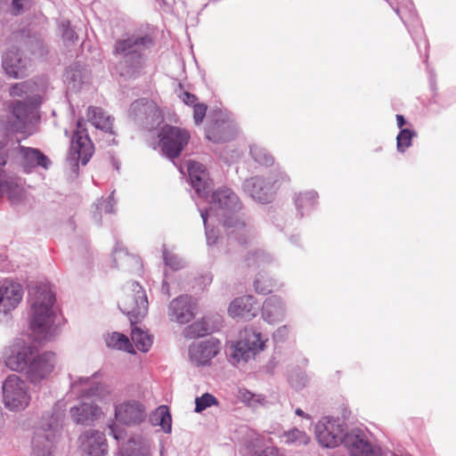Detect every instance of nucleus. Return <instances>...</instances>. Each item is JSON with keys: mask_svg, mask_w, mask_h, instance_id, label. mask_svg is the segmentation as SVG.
<instances>
[{"mask_svg": "<svg viewBox=\"0 0 456 456\" xmlns=\"http://www.w3.org/2000/svg\"><path fill=\"white\" fill-rule=\"evenodd\" d=\"M209 204L208 209L200 208L208 246L216 244L217 240L216 232L209 228L216 222L223 223L229 239L240 244L247 243L253 237L251 228L238 216L240 202L233 191L228 188L216 190L211 195Z\"/></svg>", "mask_w": 456, "mask_h": 456, "instance_id": "f257e3e1", "label": "nucleus"}, {"mask_svg": "<svg viewBox=\"0 0 456 456\" xmlns=\"http://www.w3.org/2000/svg\"><path fill=\"white\" fill-rule=\"evenodd\" d=\"M48 84L45 78L16 83L10 88V94L25 96L24 102L17 101L12 105V118L8 129L13 132L30 133L32 126L38 118L37 109L45 99Z\"/></svg>", "mask_w": 456, "mask_h": 456, "instance_id": "f03ea898", "label": "nucleus"}, {"mask_svg": "<svg viewBox=\"0 0 456 456\" xmlns=\"http://www.w3.org/2000/svg\"><path fill=\"white\" fill-rule=\"evenodd\" d=\"M30 305L29 322L35 339L39 342L51 340L58 334L55 323V296L48 283H39L28 290Z\"/></svg>", "mask_w": 456, "mask_h": 456, "instance_id": "7ed1b4c3", "label": "nucleus"}, {"mask_svg": "<svg viewBox=\"0 0 456 456\" xmlns=\"http://www.w3.org/2000/svg\"><path fill=\"white\" fill-rule=\"evenodd\" d=\"M269 338L259 329L248 325L240 330L236 341L229 346V357L232 364H246L267 348Z\"/></svg>", "mask_w": 456, "mask_h": 456, "instance_id": "20e7f679", "label": "nucleus"}, {"mask_svg": "<svg viewBox=\"0 0 456 456\" xmlns=\"http://www.w3.org/2000/svg\"><path fill=\"white\" fill-rule=\"evenodd\" d=\"M114 418L116 423L109 425L110 435L118 442L122 440L125 431L118 424L126 427L141 425L147 418V410L142 402L129 398L114 403Z\"/></svg>", "mask_w": 456, "mask_h": 456, "instance_id": "39448f33", "label": "nucleus"}, {"mask_svg": "<svg viewBox=\"0 0 456 456\" xmlns=\"http://www.w3.org/2000/svg\"><path fill=\"white\" fill-rule=\"evenodd\" d=\"M151 45L148 37H131L119 40L115 46V54L120 60L118 69L121 76L132 77L141 68L142 63V51Z\"/></svg>", "mask_w": 456, "mask_h": 456, "instance_id": "423d86ee", "label": "nucleus"}, {"mask_svg": "<svg viewBox=\"0 0 456 456\" xmlns=\"http://www.w3.org/2000/svg\"><path fill=\"white\" fill-rule=\"evenodd\" d=\"M289 182V175L277 167L267 177L254 176L246 180L243 188L255 200L268 203L273 199L277 190Z\"/></svg>", "mask_w": 456, "mask_h": 456, "instance_id": "0eeeda50", "label": "nucleus"}, {"mask_svg": "<svg viewBox=\"0 0 456 456\" xmlns=\"http://www.w3.org/2000/svg\"><path fill=\"white\" fill-rule=\"evenodd\" d=\"M101 372L96 371L89 377L69 375L70 391L79 397L108 404L112 400L113 391L110 385L99 380Z\"/></svg>", "mask_w": 456, "mask_h": 456, "instance_id": "6e6552de", "label": "nucleus"}, {"mask_svg": "<svg viewBox=\"0 0 456 456\" xmlns=\"http://www.w3.org/2000/svg\"><path fill=\"white\" fill-rule=\"evenodd\" d=\"M148 306L146 292L137 281L127 282L123 287L118 307L129 317L132 323L146 316Z\"/></svg>", "mask_w": 456, "mask_h": 456, "instance_id": "1a4fd4ad", "label": "nucleus"}, {"mask_svg": "<svg viewBox=\"0 0 456 456\" xmlns=\"http://www.w3.org/2000/svg\"><path fill=\"white\" fill-rule=\"evenodd\" d=\"M318 443L326 448H335L340 444H346V438L354 433L346 434L344 421L338 418L323 417L314 427Z\"/></svg>", "mask_w": 456, "mask_h": 456, "instance_id": "9d476101", "label": "nucleus"}, {"mask_svg": "<svg viewBox=\"0 0 456 456\" xmlns=\"http://www.w3.org/2000/svg\"><path fill=\"white\" fill-rule=\"evenodd\" d=\"M3 398L4 406L14 411L24 410L30 402L31 396L26 382L19 376H8L3 383Z\"/></svg>", "mask_w": 456, "mask_h": 456, "instance_id": "9b49d317", "label": "nucleus"}, {"mask_svg": "<svg viewBox=\"0 0 456 456\" xmlns=\"http://www.w3.org/2000/svg\"><path fill=\"white\" fill-rule=\"evenodd\" d=\"M159 145L168 159L178 157L188 144L191 134L185 128L165 125L159 134Z\"/></svg>", "mask_w": 456, "mask_h": 456, "instance_id": "f8f14e48", "label": "nucleus"}, {"mask_svg": "<svg viewBox=\"0 0 456 456\" xmlns=\"http://www.w3.org/2000/svg\"><path fill=\"white\" fill-rule=\"evenodd\" d=\"M62 414L54 413L48 423L43 425L32 440V456H53V441L61 428Z\"/></svg>", "mask_w": 456, "mask_h": 456, "instance_id": "ddd939ff", "label": "nucleus"}, {"mask_svg": "<svg viewBox=\"0 0 456 456\" xmlns=\"http://www.w3.org/2000/svg\"><path fill=\"white\" fill-rule=\"evenodd\" d=\"M7 157L6 144L4 141H0V193L5 195L12 205H19L27 199V189L24 181L20 178L3 180Z\"/></svg>", "mask_w": 456, "mask_h": 456, "instance_id": "4468645a", "label": "nucleus"}, {"mask_svg": "<svg viewBox=\"0 0 456 456\" xmlns=\"http://www.w3.org/2000/svg\"><path fill=\"white\" fill-rule=\"evenodd\" d=\"M94 153V145L87 132L83 128L80 122L77 123V129L71 139L70 150L67 161L73 171L78 167L79 162L86 166Z\"/></svg>", "mask_w": 456, "mask_h": 456, "instance_id": "2eb2a0df", "label": "nucleus"}, {"mask_svg": "<svg viewBox=\"0 0 456 456\" xmlns=\"http://www.w3.org/2000/svg\"><path fill=\"white\" fill-rule=\"evenodd\" d=\"M34 354L35 348L31 345L17 339L4 353L5 365L15 371L27 370Z\"/></svg>", "mask_w": 456, "mask_h": 456, "instance_id": "dca6fc26", "label": "nucleus"}, {"mask_svg": "<svg viewBox=\"0 0 456 456\" xmlns=\"http://www.w3.org/2000/svg\"><path fill=\"white\" fill-rule=\"evenodd\" d=\"M129 114L149 129L159 125L163 118L156 102L149 99L134 102L130 106Z\"/></svg>", "mask_w": 456, "mask_h": 456, "instance_id": "f3484780", "label": "nucleus"}, {"mask_svg": "<svg viewBox=\"0 0 456 456\" xmlns=\"http://www.w3.org/2000/svg\"><path fill=\"white\" fill-rule=\"evenodd\" d=\"M80 398L81 401L69 410L70 417L75 423L89 426L104 416L102 407L90 399Z\"/></svg>", "mask_w": 456, "mask_h": 456, "instance_id": "a211bd4d", "label": "nucleus"}, {"mask_svg": "<svg viewBox=\"0 0 456 456\" xmlns=\"http://www.w3.org/2000/svg\"><path fill=\"white\" fill-rule=\"evenodd\" d=\"M81 452L86 456H105L108 453V444L104 433L88 429L78 437Z\"/></svg>", "mask_w": 456, "mask_h": 456, "instance_id": "6ab92c4d", "label": "nucleus"}, {"mask_svg": "<svg viewBox=\"0 0 456 456\" xmlns=\"http://www.w3.org/2000/svg\"><path fill=\"white\" fill-rule=\"evenodd\" d=\"M219 350L220 344L216 339L196 341L189 347V358L196 366L207 365L219 353Z\"/></svg>", "mask_w": 456, "mask_h": 456, "instance_id": "aec40b11", "label": "nucleus"}, {"mask_svg": "<svg viewBox=\"0 0 456 456\" xmlns=\"http://www.w3.org/2000/svg\"><path fill=\"white\" fill-rule=\"evenodd\" d=\"M56 355L52 352L44 353L32 359L27 369V375L32 383L45 379L53 370Z\"/></svg>", "mask_w": 456, "mask_h": 456, "instance_id": "412c9836", "label": "nucleus"}, {"mask_svg": "<svg viewBox=\"0 0 456 456\" xmlns=\"http://www.w3.org/2000/svg\"><path fill=\"white\" fill-rule=\"evenodd\" d=\"M228 314L232 319L250 321L258 313L257 302L255 297L244 295L235 297L228 306Z\"/></svg>", "mask_w": 456, "mask_h": 456, "instance_id": "4be33fe9", "label": "nucleus"}, {"mask_svg": "<svg viewBox=\"0 0 456 456\" xmlns=\"http://www.w3.org/2000/svg\"><path fill=\"white\" fill-rule=\"evenodd\" d=\"M15 151L18 153L19 163L26 173H30L37 167L44 169L51 167V160L38 149L19 145Z\"/></svg>", "mask_w": 456, "mask_h": 456, "instance_id": "5701e85b", "label": "nucleus"}, {"mask_svg": "<svg viewBox=\"0 0 456 456\" xmlns=\"http://www.w3.org/2000/svg\"><path fill=\"white\" fill-rule=\"evenodd\" d=\"M287 315V305L280 296H271L267 297L261 310V317L268 324H276L285 320Z\"/></svg>", "mask_w": 456, "mask_h": 456, "instance_id": "b1692460", "label": "nucleus"}, {"mask_svg": "<svg viewBox=\"0 0 456 456\" xmlns=\"http://www.w3.org/2000/svg\"><path fill=\"white\" fill-rule=\"evenodd\" d=\"M30 67V61L22 56L18 50H9L3 57V68L5 73L13 78L27 76Z\"/></svg>", "mask_w": 456, "mask_h": 456, "instance_id": "393cba45", "label": "nucleus"}, {"mask_svg": "<svg viewBox=\"0 0 456 456\" xmlns=\"http://www.w3.org/2000/svg\"><path fill=\"white\" fill-rule=\"evenodd\" d=\"M168 316L171 321L180 324L189 322L194 317V304L189 296H180L173 299L168 305Z\"/></svg>", "mask_w": 456, "mask_h": 456, "instance_id": "a878e982", "label": "nucleus"}, {"mask_svg": "<svg viewBox=\"0 0 456 456\" xmlns=\"http://www.w3.org/2000/svg\"><path fill=\"white\" fill-rule=\"evenodd\" d=\"M23 297L21 286L12 281L0 282V309L9 313L18 306Z\"/></svg>", "mask_w": 456, "mask_h": 456, "instance_id": "bb28decb", "label": "nucleus"}, {"mask_svg": "<svg viewBox=\"0 0 456 456\" xmlns=\"http://www.w3.org/2000/svg\"><path fill=\"white\" fill-rule=\"evenodd\" d=\"M187 171L190 183L198 196L207 197L209 188V178L206 167L199 162L189 161Z\"/></svg>", "mask_w": 456, "mask_h": 456, "instance_id": "cd10ccee", "label": "nucleus"}, {"mask_svg": "<svg viewBox=\"0 0 456 456\" xmlns=\"http://www.w3.org/2000/svg\"><path fill=\"white\" fill-rule=\"evenodd\" d=\"M238 132V127L233 120H216L206 132L208 140L215 142H225L232 140Z\"/></svg>", "mask_w": 456, "mask_h": 456, "instance_id": "c85d7f7f", "label": "nucleus"}, {"mask_svg": "<svg viewBox=\"0 0 456 456\" xmlns=\"http://www.w3.org/2000/svg\"><path fill=\"white\" fill-rule=\"evenodd\" d=\"M151 442L142 435H133L118 447V456H151Z\"/></svg>", "mask_w": 456, "mask_h": 456, "instance_id": "c756f323", "label": "nucleus"}, {"mask_svg": "<svg viewBox=\"0 0 456 456\" xmlns=\"http://www.w3.org/2000/svg\"><path fill=\"white\" fill-rule=\"evenodd\" d=\"M112 262L117 268L129 273H139L142 266L137 256L129 254L125 248L119 246L112 252Z\"/></svg>", "mask_w": 456, "mask_h": 456, "instance_id": "7c9ffc66", "label": "nucleus"}, {"mask_svg": "<svg viewBox=\"0 0 456 456\" xmlns=\"http://www.w3.org/2000/svg\"><path fill=\"white\" fill-rule=\"evenodd\" d=\"M88 79L87 70L78 64L70 66L64 75V82L69 92L79 91Z\"/></svg>", "mask_w": 456, "mask_h": 456, "instance_id": "2f4dec72", "label": "nucleus"}, {"mask_svg": "<svg viewBox=\"0 0 456 456\" xmlns=\"http://www.w3.org/2000/svg\"><path fill=\"white\" fill-rule=\"evenodd\" d=\"M346 446L351 456H379L371 445L360 435H350L346 438Z\"/></svg>", "mask_w": 456, "mask_h": 456, "instance_id": "473e14b6", "label": "nucleus"}, {"mask_svg": "<svg viewBox=\"0 0 456 456\" xmlns=\"http://www.w3.org/2000/svg\"><path fill=\"white\" fill-rule=\"evenodd\" d=\"M88 119L92 125L105 133L112 134L113 119L103 110L96 107H89L87 110Z\"/></svg>", "mask_w": 456, "mask_h": 456, "instance_id": "72a5a7b5", "label": "nucleus"}, {"mask_svg": "<svg viewBox=\"0 0 456 456\" xmlns=\"http://www.w3.org/2000/svg\"><path fill=\"white\" fill-rule=\"evenodd\" d=\"M103 338L109 348L134 354L133 344L130 342L129 338L122 333L117 331L109 332L104 335Z\"/></svg>", "mask_w": 456, "mask_h": 456, "instance_id": "f704fd0d", "label": "nucleus"}, {"mask_svg": "<svg viewBox=\"0 0 456 456\" xmlns=\"http://www.w3.org/2000/svg\"><path fill=\"white\" fill-rule=\"evenodd\" d=\"M254 289L256 293L269 294L273 289H278L282 287V283L277 279L270 277L265 272H260L254 281Z\"/></svg>", "mask_w": 456, "mask_h": 456, "instance_id": "c9c22d12", "label": "nucleus"}, {"mask_svg": "<svg viewBox=\"0 0 456 456\" xmlns=\"http://www.w3.org/2000/svg\"><path fill=\"white\" fill-rule=\"evenodd\" d=\"M151 425L159 426L166 434L171 433L172 418L167 406L160 405L151 415Z\"/></svg>", "mask_w": 456, "mask_h": 456, "instance_id": "e433bc0d", "label": "nucleus"}, {"mask_svg": "<svg viewBox=\"0 0 456 456\" xmlns=\"http://www.w3.org/2000/svg\"><path fill=\"white\" fill-rule=\"evenodd\" d=\"M278 436L281 438V443L297 447L305 446L311 441L310 436L305 431L296 428H290L287 431H283Z\"/></svg>", "mask_w": 456, "mask_h": 456, "instance_id": "4c0bfd02", "label": "nucleus"}, {"mask_svg": "<svg viewBox=\"0 0 456 456\" xmlns=\"http://www.w3.org/2000/svg\"><path fill=\"white\" fill-rule=\"evenodd\" d=\"M317 200L318 194L314 191L300 192L296 196L295 204L301 216L314 208L317 203Z\"/></svg>", "mask_w": 456, "mask_h": 456, "instance_id": "58836bf2", "label": "nucleus"}, {"mask_svg": "<svg viewBox=\"0 0 456 456\" xmlns=\"http://www.w3.org/2000/svg\"><path fill=\"white\" fill-rule=\"evenodd\" d=\"M131 339L136 348L143 353H147L152 346L151 336L147 331L138 327L132 329Z\"/></svg>", "mask_w": 456, "mask_h": 456, "instance_id": "ea45409f", "label": "nucleus"}, {"mask_svg": "<svg viewBox=\"0 0 456 456\" xmlns=\"http://www.w3.org/2000/svg\"><path fill=\"white\" fill-rule=\"evenodd\" d=\"M238 398L240 402L254 410L265 407L267 404V400L264 395L253 394L247 389H240Z\"/></svg>", "mask_w": 456, "mask_h": 456, "instance_id": "a19ab883", "label": "nucleus"}, {"mask_svg": "<svg viewBox=\"0 0 456 456\" xmlns=\"http://www.w3.org/2000/svg\"><path fill=\"white\" fill-rule=\"evenodd\" d=\"M249 151L254 160L260 165L269 167L274 163V159L271 153L260 144H251Z\"/></svg>", "mask_w": 456, "mask_h": 456, "instance_id": "79ce46f5", "label": "nucleus"}, {"mask_svg": "<svg viewBox=\"0 0 456 456\" xmlns=\"http://www.w3.org/2000/svg\"><path fill=\"white\" fill-rule=\"evenodd\" d=\"M417 136V133L414 130L405 128L400 130L396 136V149L397 151L403 153L412 144V139Z\"/></svg>", "mask_w": 456, "mask_h": 456, "instance_id": "37998d69", "label": "nucleus"}, {"mask_svg": "<svg viewBox=\"0 0 456 456\" xmlns=\"http://www.w3.org/2000/svg\"><path fill=\"white\" fill-rule=\"evenodd\" d=\"M208 333V327L205 321L195 322L186 327L183 330L184 337L193 338L196 337H204Z\"/></svg>", "mask_w": 456, "mask_h": 456, "instance_id": "c03bdc74", "label": "nucleus"}, {"mask_svg": "<svg viewBox=\"0 0 456 456\" xmlns=\"http://www.w3.org/2000/svg\"><path fill=\"white\" fill-rule=\"evenodd\" d=\"M273 257L268 253L264 250L256 251L254 254L250 255L247 258L248 266H255V267H264L266 264L271 263Z\"/></svg>", "mask_w": 456, "mask_h": 456, "instance_id": "a18cd8bd", "label": "nucleus"}, {"mask_svg": "<svg viewBox=\"0 0 456 456\" xmlns=\"http://www.w3.org/2000/svg\"><path fill=\"white\" fill-rule=\"evenodd\" d=\"M218 401L217 399L209 393H205L201 396H198L195 398V409L194 411L197 413H200L206 409L211 406H217Z\"/></svg>", "mask_w": 456, "mask_h": 456, "instance_id": "49530a36", "label": "nucleus"}, {"mask_svg": "<svg viewBox=\"0 0 456 456\" xmlns=\"http://www.w3.org/2000/svg\"><path fill=\"white\" fill-rule=\"evenodd\" d=\"M163 259L165 265L173 270H179L184 266L183 260L167 248L163 250Z\"/></svg>", "mask_w": 456, "mask_h": 456, "instance_id": "de8ad7c7", "label": "nucleus"}, {"mask_svg": "<svg viewBox=\"0 0 456 456\" xmlns=\"http://www.w3.org/2000/svg\"><path fill=\"white\" fill-rule=\"evenodd\" d=\"M262 442V438L257 436L255 439L254 447L258 446ZM254 456H284L281 450L275 446H267L265 449L259 451L256 448L251 449Z\"/></svg>", "mask_w": 456, "mask_h": 456, "instance_id": "09e8293b", "label": "nucleus"}, {"mask_svg": "<svg viewBox=\"0 0 456 456\" xmlns=\"http://www.w3.org/2000/svg\"><path fill=\"white\" fill-rule=\"evenodd\" d=\"M397 5L394 6V3L391 0H387L388 4L392 6L394 11L396 12L398 16L402 19V20L405 23L404 17L401 14V10H405L409 12L411 17L413 16V6L412 3L410 0H397Z\"/></svg>", "mask_w": 456, "mask_h": 456, "instance_id": "8fccbe9b", "label": "nucleus"}, {"mask_svg": "<svg viewBox=\"0 0 456 456\" xmlns=\"http://www.w3.org/2000/svg\"><path fill=\"white\" fill-rule=\"evenodd\" d=\"M192 108L194 123L196 125H200L205 118L208 107L204 103L198 102L197 104H194Z\"/></svg>", "mask_w": 456, "mask_h": 456, "instance_id": "3c124183", "label": "nucleus"}, {"mask_svg": "<svg viewBox=\"0 0 456 456\" xmlns=\"http://www.w3.org/2000/svg\"><path fill=\"white\" fill-rule=\"evenodd\" d=\"M290 333V327L288 325L280 326L273 333V338L275 342L285 341Z\"/></svg>", "mask_w": 456, "mask_h": 456, "instance_id": "603ef678", "label": "nucleus"}, {"mask_svg": "<svg viewBox=\"0 0 456 456\" xmlns=\"http://www.w3.org/2000/svg\"><path fill=\"white\" fill-rule=\"evenodd\" d=\"M30 0H12V12L17 15L29 5Z\"/></svg>", "mask_w": 456, "mask_h": 456, "instance_id": "864d4df0", "label": "nucleus"}, {"mask_svg": "<svg viewBox=\"0 0 456 456\" xmlns=\"http://www.w3.org/2000/svg\"><path fill=\"white\" fill-rule=\"evenodd\" d=\"M62 37L65 41L73 42L77 37L75 36V32L69 28V21L62 22Z\"/></svg>", "mask_w": 456, "mask_h": 456, "instance_id": "5fc2aeb1", "label": "nucleus"}, {"mask_svg": "<svg viewBox=\"0 0 456 456\" xmlns=\"http://www.w3.org/2000/svg\"><path fill=\"white\" fill-rule=\"evenodd\" d=\"M114 200L112 197H109L107 200H102L100 203V206H97V208L101 212L104 213H112L113 212Z\"/></svg>", "mask_w": 456, "mask_h": 456, "instance_id": "6e6d98bb", "label": "nucleus"}, {"mask_svg": "<svg viewBox=\"0 0 456 456\" xmlns=\"http://www.w3.org/2000/svg\"><path fill=\"white\" fill-rule=\"evenodd\" d=\"M180 99L184 102L186 105L193 107L194 104L198 103V99L194 94H191L188 92H183L180 94Z\"/></svg>", "mask_w": 456, "mask_h": 456, "instance_id": "4d7b16f0", "label": "nucleus"}, {"mask_svg": "<svg viewBox=\"0 0 456 456\" xmlns=\"http://www.w3.org/2000/svg\"><path fill=\"white\" fill-rule=\"evenodd\" d=\"M239 157H240V153L238 151H232V154L231 155V157H227L225 155H222V159L225 162H229V163L235 161V159H237Z\"/></svg>", "mask_w": 456, "mask_h": 456, "instance_id": "13d9d810", "label": "nucleus"}, {"mask_svg": "<svg viewBox=\"0 0 456 456\" xmlns=\"http://www.w3.org/2000/svg\"><path fill=\"white\" fill-rule=\"evenodd\" d=\"M405 119L403 118V115H400V114H397L396 115V123H397V126L402 130L403 129V126H404L405 124Z\"/></svg>", "mask_w": 456, "mask_h": 456, "instance_id": "bf43d9fd", "label": "nucleus"}, {"mask_svg": "<svg viewBox=\"0 0 456 456\" xmlns=\"http://www.w3.org/2000/svg\"><path fill=\"white\" fill-rule=\"evenodd\" d=\"M161 292L165 295H167V297L170 296V291H169V285L167 283V281L166 280L163 281V283H162V286H161Z\"/></svg>", "mask_w": 456, "mask_h": 456, "instance_id": "052dcab7", "label": "nucleus"}, {"mask_svg": "<svg viewBox=\"0 0 456 456\" xmlns=\"http://www.w3.org/2000/svg\"><path fill=\"white\" fill-rule=\"evenodd\" d=\"M295 413L299 416V417H303V418H305V419H310L309 415L305 413L301 409L297 408L296 411H295Z\"/></svg>", "mask_w": 456, "mask_h": 456, "instance_id": "680f3d73", "label": "nucleus"}]
</instances>
